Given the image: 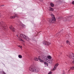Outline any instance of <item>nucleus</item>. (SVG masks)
Masks as SVG:
<instances>
[{
	"instance_id": "1",
	"label": "nucleus",
	"mask_w": 74,
	"mask_h": 74,
	"mask_svg": "<svg viewBox=\"0 0 74 74\" xmlns=\"http://www.w3.org/2000/svg\"><path fill=\"white\" fill-rule=\"evenodd\" d=\"M29 69L32 72H38L40 71V69L38 68L33 66H31L29 67Z\"/></svg>"
},
{
	"instance_id": "10",
	"label": "nucleus",
	"mask_w": 74,
	"mask_h": 74,
	"mask_svg": "<svg viewBox=\"0 0 74 74\" xmlns=\"http://www.w3.org/2000/svg\"><path fill=\"white\" fill-rule=\"evenodd\" d=\"M10 29L12 30V32H15V29L14 28H12V26L11 25L9 27Z\"/></svg>"
},
{
	"instance_id": "31",
	"label": "nucleus",
	"mask_w": 74,
	"mask_h": 74,
	"mask_svg": "<svg viewBox=\"0 0 74 74\" xmlns=\"http://www.w3.org/2000/svg\"><path fill=\"white\" fill-rule=\"evenodd\" d=\"M0 17H1V14H0Z\"/></svg>"
},
{
	"instance_id": "14",
	"label": "nucleus",
	"mask_w": 74,
	"mask_h": 74,
	"mask_svg": "<svg viewBox=\"0 0 74 74\" xmlns=\"http://www.w3.org/2000/svg\"><path fill=\"white\" fill-rule=\"evenodd\" d=\"M49 11H53V8H49Z\"/></svg>"
},
{
	"instance_id": "5",
	"label": "nucleus",
	"mask_w": 74,
	"mask_h": 74,
	"mask_svg": "<svg viewBox=\"0 0 74 74\" xmlns=\"http://www.w3.org/2000/svg\"><path fill=\"white\" fill-rule=\"evenodd\" d=\"M45 60L49 64H51L52 63V60H49L46 58L45 59Z\"/></svg>"
},
{
	"instance_id": "32",
	"label": "nucleus",
	"mask_w": 74,
	"mask_h": 74,
	"mask_svg": "<svg viewBox=\"0 0 74 74\" xmlns=\"http://www.w3.org/2000/svg\"><path fill=\"white\" fill-rule=\"evenodd\" d=\"M73 70H74V67H73Z\"/></svg>"
},
{
	"instance_id": "17",
	"label": "nucleus",
	"mask_w": 74,
	"mask_h": 74,
	"mask_svg": "<svg viewBox=\"0 0 74 74\" xmlns=\"http://www.w3.org/2000/svg\"><path fill=\"white\" fill-rule=\"evenodd\" d=\"M18 57L20 59H22V56L21 55H19L18 56Z\"/></svg>"
},
{
	"instance_id": "26",
	"label": "nucleus",
	"mask_w": 74,
	"mask_h": 74,
	"mask_svg": "<svg viewBox=\"0 0 74 74\" xmlns=\"http://www.w3.org/2000/svg\"><path fill=\"white\" fill-rule=\"evenodd\" d=\"M25 25H23V24H22V26H23V27H24V26H25Z\"/></svg>"
},
{
	"instance_id": "12",
	"label": "nucleus",
	"mask_w": 74,
	"mask_h": 74,
	"mask_svg": "<svg viewBox=\"0 0 74 74\" xmlns=\"http://www.w3.org/2000/svg\"><path fill=\"white\" fill-rule=\"evenodd\" d=\"M16 36H17V37H18V40H19V41H23V42H24V41L22 39V38H21L20 37H18V35H16Z\"/></svg>"
},
{
	"instance_id": "11",
	"label": "nucleus",
	"mask_w": 74,
	"mask_h": 74,
	"mask_svg": "<svg viewBox=\"0 0 74 74\" xmlns=\"http://www.w3.org/2000/svg\"><path fill=\"white\" fill-rule=\"evenodd\" d=\"M40 56H39L38 57V59H39V60L40 62H41L42 63H43V62H44V60H42V59H41L40 58Z\"/></svg>"
},
{
	"instance_id": "29",
	"label": "nucleus",
	"mask_w": 74,
	"mask_h": 74,
	"mask_svg": "<svg viewBox=\"0 0 74 74\" xmlns=\"http://www.w3.org/2000/svg\"><path fill=\"white\" fill-rule=\"evenodd\" d=\"M62 74H65V72H63V73Z\"/></svg>"
},
{
	"instance_id": "13",
	"label": "nucleus",
	"mask_w": 74,
	"mask_h": 74,
	"mask_svg": "<svg viewBox=\"0 0 74 74\" xmlns=\"http://www.w3.org/2000/svg\"><path fill=\"white\" fill-rule=\"evenodd\" d=\"M34 60L35 61H38V59L36 57H35L34 58Z\"/></svg>"
},
{
	"instance_id": "25",
	"label": "nucleus",
	"mask_w": 74,
	"mask_h": 74,
	"mask_svg": "<svg viewBox=\"0 0 74 74\" xmlns=\"http://www.w3.org/2000/svg\"><path fill=\"white\" fill-rule=\"evenodd\" d=\"M72 4H73L74 5V1H73L72 2Z\"/></svg>"
},
{
	"instance_id": "22",
	"label": "nucleus",
	"mask_w": 74,
	"mask_h": 74,
	"mask_svg": "<svg viewBox=\"0 0 74 74\" xmlns=\"http://www.w3.org/2000/svg\"><path fill=\"white\" fill-rule=\"evenodd\" d=\"M70 69H71V70H74V66L71 67L70 68Z\"/></svg>"
},
{
	"instance_id": "20",
	"label": "nucleus",
	"mask_w": 74,
	"mask_h": 74,
	"mask_svg": "<svg viewBox=\"0 0 74 74\" xmlns=\"http://www.w3.org/2000/svg\"><path fill=\"white\" fill-rule=\"evenodd\" d=\"M56 68L55 66H54L53 68V71H55V70H56Z\"/></svg>"
},
{
	"instance_id": "23",
	"label": "nucleus",
	"mask_w": 74,
	"mask_h": 74,
	"mask_svg": "<svg viewBox=\"0 0 74 74\" xmlns=\"http://www.w3.org/2000/svg\"><path fill=\"white\" fill-rule=\"evenodd\" d=\"M18 47H19L20 48H22V46H21L20 45L18 46Z\"/></svg>"
},
{
	"instance_id": "19",
	"label": "nucleus",
	"mask_w": 74,
	"mask_h": 74,
	"mask_svg": "<svg viewBox=\"0 0 74 74\" xmlns=\"http://www.w3.org/2000/svg\"><path fill=\"white\" fill-rule=\"evenodd\" d=\"M59 65V64H56L55 65V66L54 67H55L56 68L58 67V66Z\"/></svg>"
},
{
	"instance_id": "7",
	"label": "nucleus",
	"mask_w": 74,
	"mask_h": 74,
	"mask_svg": "<svg viewBox=\"0 0 74 74\" xmlns=\"http://www.w3.org/2000/svg\"><path fill=\"white\" fill-rule=\"evenodd\" d=\"M42 44L45 45H49L51 44L50 42H47L45 41H43L42 42Z\"/></svg>"
},
{
	"instance_id": "4",
	"label": "nucleus",
	"mask_w": 74,
	"mask_h": 74,
	"mask_svg": "<svg viewBox=\"0 0 74 74\" xmlns=\"http://www.w3.org/2000/svg\"><path fill=\"white\" fill-rule=\"evenodd\" d=\"M69 58L71 59H73V60L72 61L73 63L74 64V54L73 53H69Z\"/></svg>"
},
{
	"instance_id": "2",
	"label": "nucleus",
	"mask_w": 74,
	"mask_h": 74,
	"mask_svg": "<svg viewBox=\"0 0 74 74\" xmlns=\"http://www.w3.org/2000/svg\"><path fill=\"white\" fill-rule=\"evenodd\" d=\"M20 37H21L24 40H26L27 41H29L30 39L27 36H26L23 34H21L20 36Z\"/></svg>"
},
{
	"instance_id": "16",
	"label": "nucleus",
	"mask_w": 74,
	"mask_h": 74,
	"mask_svg": "<svg viewBox=\"0 0 74 74\" xmlns=\"http://www.w3.org/2000/svg\"><path fill=\"white\" fill-rule=\"evenodd\" d=\"M50 5L51 7H53L54 6V4L52 3H50Z\"/></svg>"
},
{
	"instance_id": "3",
	"label": "nucleus",
	"mask_w": 74,
	"mask_h": 74,
	"mask_svg": "<svg viewBox=\"0 0 74 74\" xmlns=\"http://www.w3.org/2000/svg\"><path fill=\"white\" fill-rule=\"evenodd\" d=\"M51 16L52 17V18L49 19V22L52 23H53V22L55 21V20L56 19L54 16V15H53V14H51Z\"/></svg>"
},
{
	"instance_id": "30",
	"label": "nucleus",
	"mask_w": 74,
	"mask_h": 74,
	"mask_svg": "<svg viewBox=\"0 0 74 74\" xmlns=\"http://www.w3.org/2000/svg\"><path fill=\"white\" fill-rule=\"evenodd\" d=\"M4 5H1V6H4Z\"/></svg>"
},
{
	"instance_id": "18",
	"label": "nucleus",
	"mask_w": 74,
	"mask_h": 74,
	"mask_svg": "<svg viewBox=\"0 0 74 74\" xmlns=\"http://www.w3.org/2000/svg\"><path fill=\"white\" fill-rule=\"evenodd\" d=\"M44 64H46V65H47V66H48V64L47 62H44Z\"/></svg>"
},
{
	"instance_id": "15",
	"label": "nucleus",
	"mask_w": 74,
	"mask_h": 74,
	"mask_svg": "<svg viewBox=\"0 0 74 74\" xmlns=\"http://www.w3.org/2000/svg\"><path fill=\"white\" fill-rule=\"evenodd\" d=\"M47 58H48V59H52V57L50 56H48Z\"/></svg>"
},
{
	"instance_id": "21",
	"label": "nucleus",
	"mask_w": 74,
	"mask_h": 74,
	"mask_svg": "<svg viewBox=\"0 0 74 74\" xmlns=\"http://www.w3.org/2000/svg\"><path fill=\"white\" fill-rule=\"evenodd\" d=\"M66 43H67L68 44H69V45H70V42L68 40L66 41Z\"/></svg>"
},
{
	"instance_id": "28",
	"label": "nucleus",
	"mask_w": 74,
	"mask_h": 74,
	"mask_svg": "<svg viewBox=\"0 0 74 74\" xmlns=\"http://www.w3.org/2000/svg\"><path fill=\"white\" fill-rule=\"evenodd\" d=\"M32 40H33L34 41V40H35V39H34V38H33L32 39Z\"/></svg>"
},
{
	"instance_id": "6",
	"label": "nucleus",
	"mask_w": 74,
	"mask_h": 74,
	"mask_svg": "<svg viewBox=\"0 0 74 74\" xmlns=\"http://www.w3.org/2000/svg\"><path fill=\"white\" fill-rule=\"evenodd\" d=\"M0 26H1V27H2L3 29H5V28H4V26H5V23L4 22H3V21H2L0 23Z\"/></svg>"
},
{
	"instance_id": "27",
	"label": "nucleus",
	"mask_w": 74,
	"mask_h": 74,
	"mask_svg": "<svg viewBox=\"0 0 74 74\" xmlns=\"http://www.w3.org/2000/svg\"><path fill=\"white\" fill-rule=\"evenodd\" d=\"M2 73H3V74H5V72H4V71H3Z\"/></svg>"
},
{
	"instance_id": "8",
	"label": "nucleus",
	"mask_w": 74,
	"mask_h": 74,
	"mask_svg": "<svg viewBox=\"0 0 74 74\" xmlns=\"http://www.w3.org/2000/svg\"><path fill=\"white\" fill-rule=\"evenodd\" d=\"M71 16H70L69 17H64V21H67V20H68V19H70V18H71Z\"/></svg>"
},
{
	"instance_id": "9",
	"label": "nucleus",
	"mask_w": 74,
	"mask_h": 74,
	"mask_svg": "<svg viewBox=\"0 0 74 74\" xmlns=\"http://www.w3.org/2000/svg\"><path fill=\"white\" fill-rule=\"evenodd\" d=\"M14 14L15 15L11 17H10V18H13V19H14V18H16V17L17 18H18V14Z\"/></svg>"
},
{
	"instance_id": "24",
	"label": "nucleus",
	"mask_w": 74,
	"mask_h": 74,
	"mask_svg": "<svg viewBox=\"0 0 74 74\" xmlns=\"http://www.w3.org/2000/svg\"><path fill=\"white\" fill-rule=\"evenodd\" d=\"M52 72L51 71H50L49 72V73H48V74H52Z\"/></svg>"
}]
</instances>
